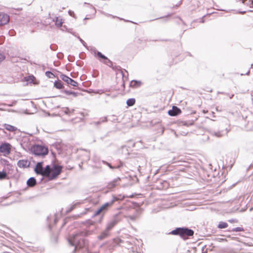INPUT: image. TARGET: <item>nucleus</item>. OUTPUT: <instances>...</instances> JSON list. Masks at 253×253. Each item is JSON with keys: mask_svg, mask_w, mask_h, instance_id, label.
<instances>
[{"mask_svg": "<svg viewBox=\"0 0 253 253\" xmlns=\"http://www.w3.org/2000/svg\"><path fill=\"white\" fill-rule=\"evenodd\" d=\"M69 243L73 246L77 248H82L84 244V240L83 238L82 234L79 233L71 236L68 239Z\"/></svg>", "mask_w": 253, "mask_h": 253, "instance_id": "1", "label": "nucleus"}, {"mask_svg": "<svg viewBox=\"0 0 253 253\" xmlns=\"http://www.w3.org/2000/svg\"><path fill=\"white\" fill-rule=\"evenodd\" d=\"M62 168V167L54 164L49 166V174L46 176L50 179L56 178L61 173Z\"/></svg>", "mask_w": 253, "mask_h": 253, "instance_id": "2", "label": "nucleus"}, {"mask_svg": "<svg viewBox=\"0 0 253 253\" xmlns=\"http://www.w3.org/2000/svg\"><path fill=\"white\" fill-rule=\"evenodd\" d=\"M171 233L174 235L179 234L182 238L185 239L188 236H192L194 232L192 230L187 228H177L173 230Z\"/></svg>", "mask_w": 253, "mask_h": 253, "instance_id": "3", "label": "nucleus"}, {"mask_svg": "<svg viewBox=\"0 0 253 253\" xmlns=\"http://www.w3.org/2000/svg\"><path fill=\"white\" fill-rule=\"evenodd\" d=\"M32 152L37 156H44L48 153V149L42 145H35L31 148Z\"/></svg>", "mask_w": 253, "mask_h": 253, "instance_id": "4", "label": "nucleus"}, {"mask_svg": "<svg viewBox=\"0 0 253 253\" xmlns=\"http://www.w3.org/2000/svg\"><path fill=\"white\" fill-rule=\"evenodd\" d=\"M49 166L48 165L46 166L45 169L43 168L42 162L38 163L35 168V171L36 173L44 176L49 174Z\"/></svg>", "mask_w": 253, "mask_h": 253, "instance_id": "5", "label": "nucleus"}, {"mask_svg": "<svg viewBox=\"0 0 253 253\" xmlns=\"http://www.w3.org/2000/svg\"><path fill=\"white\" fill-rule=\"evenodd\" d=\"M11 146L8 143H4L1 144V154L4 156L8 155L11 151Z\"/></svg>", "mask_w": 253, "mask_h": 253, "instance_id": "6", "label": "nucleus"}, {"mask_svg": "<svg viewBox=\"0 0 253 253\" xmlns=\"http://www.w3.org/2000/svg\"><path fill=\"white\" fill-rule=\"evenodd\" d=\"M60 78L62 80L66 82L68 84H70L73 86H77L78 85V83L76 81L65 75H61Z\"/></svg>", "mask_w": 253, "mask_h": 253, "instance_id": "7", "label": "nucleus"}, {"mask_svg": "<svg viewBox=\"0 0 253 253\" xmlns=\"http://www.w3.org/2000/svg\"><path fill=\"white\" fill-rule=\"evenodd\" d=\"M113 202H108L102 206L96 212L95 214L98 215L103 211L106 210L109 207H110L113 204Z\"/></svg>", "mask_w": 253, "mask_h": 253, "instance_id": "8", "label": "nucleus"}, {"mask_svg": "<svg viewBox=\"0 0 253 253\" xmlns=\"http://www.w3.org/2000/svg\"><path fill=\"white\" fill-rule=\"evenodd\" d=\"M181 113L180 110L176 107L173 106L172 109L170 110H169L168 112V114L169 115L171 116H174L178 114H179Z\"/></svg>", "mask_w": 253, "mask_h": 253, "instance_id": "9", "label": "nucleus"}, {"mask_svg": "<svg viewBox=\"0 0 253 253\" xmlns=\"http://www.w3.org/2000/svg\"><path fill=\"white\" fill-rule=\"evenodd\" d=\"M9 21V17L6 14H3L1 18V26L6 24Z\"/></svg>", "mask_w": 253, "mask_h": 253, "instance_id": "10", "label": "nucleus"}, {"mask_svg": "<svg viewBox=\"0 0 253 253\" xmlns=\"http://www.w3.org/2000/svg\"><path fill=\"white\" fill-rule=\"evenodd\" d=\"M18 166L20 168H26L29 166V163L26 160H20L17 163Z\"/></svg>", "mask_w": 253, "mask_h": 253, "instance_id": "11", "label": "nucleus"}, {"mask_svg": "<svg viewBox=\"0 0 253 253\" xmlns=\"http://www.w3.org/2000/svg\"><path fill=\"white\" fill-rule=\"evenodd\" d=\"M27 183L29 186L33 187L36 185V180L35 178L31 177L27 180Z\"/></svg>", "mask_w": 253, "mask_h": 253, "instance_id": "12", "label": "nucleus"}, {"mask_svg": "<svg viewBox=\"0 0 253 253\" xmlns=\"http://www.w3.org/2000/svg\"><path fill=\"white\" fill-rule=\"evenodd\" d=\"M4 128L9 131H14L17 129V128L14 126L10 125L5 124L4 126Z\"/></svg>", "mask_w": 253, "mask_h": 253, "instance_id": "13", "label": "nucleus"}, {"mask_svg": "<svg viewBox=\"0 0 253 253\" xmlns=\"http://www.w3.org/2000/svg\"><path fill=\"white\" fill-rule=\"evenodd\" d=\"M141 83L140 81H132L131 82L130 85L132 87H136L139 86Z\"/></svg>", "mask_w": 253, "mask_h": 253, "instance_id": "14", "label": "nucleus"}, {"mask_svg": "<svg viewBox=\"0 0 253 253\" xmlns=\"http://www.w3.org/2000/svg\"><path fill=\"white\" fill-rule=\"evenodd\" d=\"M63 23L62 19L60 17H57L55 20V25L57 27H59L62 26Z\"/></svg>", "mask_w": 253, "mask_h": 253, "instance_id": "15", "label": "nucleus"}, {"mask_svg": "<svg viewBox=\"0 0 253 253\" xmlns=\"http://www.w3.org/2000/svg\"><path fill=\"white\" fill-rule=\"evenodd\" d=\"M54 86L58 89H61L63 88V85L61 82L60 81L55 82Z\"/></svg>", "mask_w": 253, "mask_h": 253, "instance_id": "16", "label": "nucleus"}, {"mask_svg": "<svg viewBox=\"0 0 253 253\" xmlns=\"http://www.w3.org/2000/svg\"><path fill=\"white\" fill-rule=\"evenodd\" d=\"M228 226V224L226 222H220L218 225V227L220 229L225 228Z\"/></svg>", "mask_w": 253, "mask_h": 253, "instance_id": "17", "label": "nucleus"}, {"mask_svg": "<svg viewBox=\"0 0 253 253\" xmlns=\"http://www.w3.org/2000/svg\"><path fill=\"white\" fill-rule=\"evenodd\" d=\"M126 103L128 106H131L134 104L135 99L133 98L129 99L127 100Z\"/></svg>", "mask_w": 253, "mask_h": 253, "instance_id": "18", "label": "nucleus"}, {"mask_svg": "<svg viewBox=\"0 0 253 253\" xmlns=\"http://www.w3.org/2000/svg\"><path fill=\"white\" fill-rule=\"evenodd\" d=\"M46 76L49 78H53L54 75L53 73L47 71L45 73Z\"/></svg>", "mask_w": 253, "mask_h": 253, "instance_id": "19", "label": "nucleus"}, {"mask_svg": "<svg viewBox=\"0 0 253 253\" xmlns=\"http://www.w3.org/2000/svg\"><path fill=\"white\" fill-rule=\"evenodd\" d=\"M7 178V173L5 171H1V179Z\"/></svg>", "mask_w": 253, "mask_h": 253, "instance_id": "20", "label": "nucleus"}, {"mask_svg": "<svg viewBox=\"0 0 253 253\" xmlns=\"http://www.w3.org/2000/svg\"><path fill=\"white\" fill-rule=\"evenodd\" d=\"M115 225V223L114 222L110 223L107 227V230H109L112 227H113Z\"/></svg>", "mask_w": 253, "mask_h": 253, "instance_id": "21", "label": "nucleus"}, {"mask_svg": "<svg viewBox=\"0 0 253 253\" xmlns=\"http://www.w3.org/2000/svg\"><path fill=\"white\" fill-rule=\"evenodd\" d=\"M0 163H1V164H3V165L8 166V161H7L6 160H3V159H1Z\"/></svg>", "mask_w": 253, "mask_h": 253, "instance_id": "22", "label": "nucleus"}, {"mask_svg": "<svg viewBox=\"0 0 253 253\" xmlns=\"http://www.w3.org/2000/svg\"><path fill=\"white\" fill-rule=\"evenodd\" d=\"M34 79H35V77L33 76H29V79L27 80L28 81H30L31 82H33L34 81Z\"/></svg>", "mask_w": 253, "mask_h": 253, "instance_id": "23", "label": "nucleus"}, {"mask_svg": "<svg viewBox=\"0 0 253 253\" xmlns=\"http://www.w3.org/2000/svg\"><path fill=\"white\" fill-rule=\"evenodd\" d=\"M107 235V234L106 232L103 233L99 237L100 239H103L106 237Z\"/></svg>", "mask_w": 253, "mask_h": 253, "instance_id": "24", "label": "nucleus"}, {"mask_svg": "<svg viewBox=\"0 0 253 253\" xmlns=\"http://www.w3.org/2000/svg\"><path fill=\"white\" fill-rule=\"evenodd\" d=\"M97 55L103 59H106V57L104 55H102L100 52H98Z\"/></svg>", "mask_w": 253, "mask_h": 253, "instance_id": "25", "label": "nucleus"}, {"mask_svg": "<svg viewBox=\"0 0 253 253\" xmlns=\"http://www.w3.org/2000/svg\"><path fill=\"white\" fill-rule=\"evenodd\" d=\"M70 94H72L74 96H77V93L75 92H71L70 93Z\"/></svg>", "mask_w": 253, "mask_h": 253, "instance_id": "26", "label": "nucleus"}, {"mask_svg": "<svg viewBox=\"0 0 253 253\" xmlns=\"http://www.w3.org/2000/svg\"><path fill=\"white\" fill-rule=\"evenodd\" d=\"M80 41H81V42H82V43L84 45H85V44H85L84 42V41H83L82 39H80Z\"/></svg>", "mask_w": 253, "mask_h": 253, "instance_id": "27", "label": "nucleus"}, {"mask_svg": "<svg viewBox=\"0 0 253 253\" xmlns=\"http://www.w3.org/2000/svg\"><path fill=\"white\" fill-rule=\"evenodd\" d=\"M69 14L71 16H72V14H73V12L69 11Z\"/></svg>", "mask_w": 253, "mask_h": 253, "instance_id": "28", "label": "nucleus"}, {"mask_svg": "<svg viewBox=\"0 0 253 253\" xmlns=\"http://www.w3.org/2000/svg\"><path fill=\"white\" fill-rule=\"evenodd\" d=\"M252 3L253 4V0H252Z\"/></svg>", "mask_w": 253, "mask_h": 253, "instance_id": "29", "label": "nucleus"}, {"mask_svg": "<svg viewBox=\"0 0 253 253\" xmlns=\"http://www.w3.org/2000/svg\"><path fill=\"white\" fill-rule=\"evenodd\" d=\"M241 13H245V11L242 12Z\"/></svg>", "mask_w": 253, "mask_h": 253, "instance_id": "30", "label": "nucleus"}]
</instances>
